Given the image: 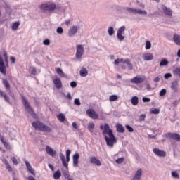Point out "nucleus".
<instances>
[{
	"label": "nucleus",
	"instance_id": "obj_1",
	"mask_svg": "<svg viewBox=\"0 0 180 180\" xmlns=\"http://www.w3.org/2000/svg\"><path fill=\"white\" fill-rule=\"evenodd\" d=\"M100 129L103 130L102 134L104 136L105 141L106 142V145L110 148H113V146L116 143H117V139L113 134V131L110 129L109 124H105L104 125L100 126ZM105 134H108L109 137Z\"/></svg>",
	"mask_w": 180,
	"mask_h": 180
},
{
	"label": "nucleus",
	"instance_id": "obj_21",
	"mask_svg": "<svg viewBox=\"0 0 180 180\" xmlns=\"http://www.w3.org/2000/svg\"><path fill=\"white\" fill-rule=\"evenodd\" d=\"M25 164L30 174H32V175L34 176V175H36V173L34 172V169H33V167H32L30 163L28 161L25 160Z\"/></svg>",
	"mask_w": 180,
	"mask_h": 180
},
{
	"label": "nucleus",
	"instance_id": "obj_19",
	"mask_svg": "<svg viewBox=\"0 0 180 180\" xmlns=\"http://www.w3.org/2000/svg\"><path fill=\"white\" fill-rule=\"evenodd\" d=\"M178 86H179V84H178V80H175L171 83L170 88L173 91V92H178Z\"/></svg>",
	"mask_w": 180,
	"mask_h": 180
},
{
	"label": "nucleus",
	"instance_id": "obj_60",
	"mask_svg": "<svg viewBox=\"0 0 180 180\" xmlns=\"http://www.w3.org/2000/svg\"><path fill=\"white\" fill-rule=\"evenodd\" d=\"M70 23H71V19H68L65 21V25H66V26H68Z\"/></svg>",
	"mask_w": 180,
	"mask_h": 180
},
{
	"label": "nucleus",
	"instance_id": "obj_15",
	"mask_svg": "<svg viewBox=\"0 0 180 180\" xmlns=\"http://www.w3.org/2000/svg\"><path fill=\"white\" fill-rule=\"evenodd\" d=\"M120 63H123V64H127L128 65V70H133V64L130 61V59L127 58L123 60V58L119 59Z\"/></svg>",
	"mask_w": 180,
	"mask_h": 180
},
{
	"label": "nucleus",
	"instance_id": "obj_35",
	"mask_svg": "<svg viewBox=\"0 0 180 180\" xmlns=\"http://www.w3.org/2000/svg\"><path fill=\"white\" fill-rule=\"evenodd\" d=\"M53 178L54 179H60V178H61V172H60V170L55 172L53 174Z\"/></svg>",
	"mask_w": 180,
	"mask_h": 180
},
{
	"label": "nucleus",
	"instance_id": "obj_39",
	"mask_svg": "<svg viewBox=\"0 0 180 180\" xmlns=\"http://www.w3.org/2000/svg\"><path fill=\"white\" fill-rule=\"evenodd\" d=\"M118 98L119 97H117V95H111V96H110L109 99H110V102H115V101H117Z\"/></svg>",
	"mask_w": 180,
	"mask_h": 180
},
{
	"label": "nucleus",
	"instance_id": "obj_9",
	"mask_svg": "<svg viewBox=\"0 0 180 180\" xmlns=\"http://www.w3.org/2000/svg\"><path fill=\"white\" fill-rule=\"evenodd\" d=\"M86 113L89 117H91V119L96 120L99 117V115H98V113L96 112L95 110L92 108H89L86 111Z\"/></svg>",
	"mask_w": 180,
	"mask_h": 180
},
{
	"label": "nucleus",
	"instance_id": "obj_28",
	"mask_svg": "<svg viewBox=\"0 0 180 180\" xmlns=\"http://www.w3.org/2000/svg\"><path fill=\"white\" fill-rule=\"evenodd\" d=\"M3 162L4 164H5L6 168L8 169V171L9 172H12L13 171L12 167H11V165H9V162H8V160L6 159H4L3 160Z\"/></svg>",
	"mask_w": 180,
	"mask_h": 180
},
{
	"label": "nucleus",
	"instance_id": "obj_42",
	"mask_svg": "<svg viewBox=\"0 0 180 180\" xmlns=\"http://www.w3.org/2000/svg\"><path fill=\"white\" fill-rule=\"evenodd\" d=\"M150 112L152 113V115H158L160 113V109L153 108V110H150Z\"/></svg>",
	"mask_w": 180,
	"mask_h": 180
},
{
	"label": "nucleus",
	"instance_id": "obj_53",
	"mask_svg": "<svg viewBox=\"0 0 180 180\" xmlns=\"http://www.w3.org/2000/svg\"><path fill=\"white\" fill-rule=\"evenodd\" d=\"M165 79H168L169 78H171L172 77V74L171 73H166L165 74Z\"/></svg>",
	"mask_w": 180,
	"mask_h": 180
},
{
	"label": "nucleus",
	"instance_id": "obj_36",
	"mask_svg": "<svg viewBox=\"0 0 180 180\" xmlns=\"http://www.w3.org/2000/svg\"><path fill=\"white\" fill-rule=\"evenodd\" d=\"M173 74L175 77H180V68H176L173 70Z\"/></svg>",
	"mask_w": 180,
	"mask_h": 180
},
{
	"label": "nucleus",
	"instance_id": "obj_11",
	"mask_svg": "<svg viewBox=\"0 0 180 180\" xmlns=\"http://www.w3.org/2000/svg\"><path fill=\"white\" fill-rule=\"evenodd\" d=\"M89 162L94 165H97V167H101V165H102L101 160L95 156L90 158Z\"/></svg>",
	"mask_w": 180,
	"mask_h": 180
},
{
	"label": "nucleus",
	"instance_id": "obj_56",
	"mask_svg": "<svg viewBox=\"0 0 180 180\" xmlns=\"http://www.w3.org/2000/svg\"><path fill=\"white\" fill-rule=\"evenodd\" d=\"M70 173L68 172H63V176L66 179L69 176H70Z\"/></svg>",
	"mask_w": 180,
	"mask_h": 180
},
{
	"label": "nucleus",
	"instance_id": "obj_41",
	"mask_svg": "<svg viewBox=\"0 0 180 180\" xmlns=\"http://www.w3.org/2000/svg\"><path fill=\"white\" fill-rule=\"evenodd\" d=\"M56 72L60 75V77H64V72L63 71V70H61V68H58L56 70Z\"/></svg>",
	"mask_w": 180,
	"mask_h": 180
},
{
	"label": "nucleus",
	"instance_id": "obj_37",
	"mask_svg": "<svg viewBox=\"0 0 180 180\" xmlns=\"http://www.w3.org/2000/svg\"><path fill=\"white\" fill-rule=\"evenodd\" d=\"M3 98L7 103L12 105V102H11L10 98L6 95V93L3 96Z\"/></svg>",
	"mask_w": 180,
	"mask_h": 180
},
{
	"label": "nucleus",
	"instance_id": "obj_20",
	"mask_svg": "<svg viewBox=\"0 0 180 180\" xmlns=\"http://www.w3.org/2000/svg\"><path fill=\"white\" fill-rule=\"evenodd\" d=\"M57 119L60 122V123H64L65 122L66 124H68V120L65 119V115L63 113H60L57 115Z\"/></svg>",
	"mask_w": 180,
	"mask_h": 180
},
{
	"label": "nucleus",
	"instance_id": "obj_22",
	"mask_svg": "<svg viewBox=\"0 0 180 180\" xmlns=\"http://www.w3.org/2000/svg\"><path fill=\"white\" fill-rule=\"evenodd\" d=\"M143 58L144 61H151L154 60V55H153V53H145L143 56Z\"/></svg>",
	"mask_w": 180,
	"mask_h": 180
},
{
	"label": "nucleus",
	"instance_id": "obj_17",
	"mask_svg": "<svg viewBox=\"0 0 180 180\" xmlns=\"http://www.w3.org/2000/svg\"><path fill=\"white\" fill-rule=\"evenodd\" d=\"M46 152L47 154H49V155H51V157H55L56 154H57V152H56V150H54L53 148H51V147L49 146H46Z\"/></svg>",
	"mask_w": 180,
	"mask_h": 180
},
{
	"label": "nucleus",
	"instance_id": "obj_63",
	"mask_svg": "<svg viewBox=\"0 0 180 180\" xmlns=\"http://www.w3.org/2000/svg\"><path fill=\"white\" fill-rule=\"evenodd\" d=\"M72 127L76 130L78 129V125L77 124V122H72Z\"/></svg>",
	"mask_w": 180,
	"mask_h": 180
},
{
	"label": "nucleus",
	"instance_id": "obj_38",
	"mask_svg": "<svg viewBox=\"0 0 180 180\" xmlns=\"http://www.w3.org/2000/svg\"><path fill=\"white\" fill-rule=\"evenodd\" d=\"M108 32L109 36H113V34H115V29L113 28V27H109Z\"/></svg>",
	"mask_w": 180,
	"mask_h": 180
},
{
	"label": "nucleus",
	"instance_id": "obj_45",
	"mask_svg": "<svg viewBox=\"0 0 180 180\" xmlns=\"http://www.w3.org/2000/svg\"><path fill=\"white\" fill-rule=\"evenodd\" d=\"M159 95L160 96H165L167 95V89H163L159 92Z\"/></svg>",
	"mask_w": 180,
	"mask_h": 180
},
{
	"label": "nucleus",
	"instance_id": "obj_12",
	"mask_svg": "<svg viewBox=\"0 0 180 180\" xmlns=\"http://www.w3.org/2000/svg\"><path fill=\"white\" fill-rule=\"evenodd\" d=\"M153 153L158 157H165V155H167V153H165V151L161 150H160L159 148H157L153 149Z\"/></svg>",
	"mask_w": 180,
	"mask_h": 180
},
{
	"label": "nucleus",
	"instance_id": "obj_44",
	"mask_svg": "<svg viewBox=\"0 0 180 180\" xmlns=\"http://www.w3.org/2000/svg\"><path fill=\"white\" fill-rule=\"evenodd\" d=\"M56 33H58V34H63V33H64V30L63 27H59L56 29Z\"/></svg>",
	"mask_w": 180,
	"mask_h": 180
},
{
	"label": "nucleus",
	"instance_id": "obj_2",
	"mask_svg": "<svg viewBox=\"0 0 180 180\" xmlns=\"http://www.w3.org/2000/svg\"><path fill=\"white\" fill-rule=\"evenodd\" d=\"M32 126L35 130H39V131H44L46 133H51L52 131L51 127L39 120L34 121L32 123Z\"/></svg>",
	"mask_w": 180,
	"mask_h": 180
},
{
	"label": "nucleus",
	"instance_id": "obj_5",
	"mask_svg": "<svg viewBox=\"0 0 180 180\" xmlns=\"http://www.w3.org/2000/svg\"><path fill=\"white\" fill-rule=\"evenodd\" d=\"M76 49L77 50H76L75 57L77 60H81V58H82V56H84V46L81 44H78L76 46Z\"/></svg>",
	"mask_w": 180,
	"mask_h": 180
},
{
	"label": "nucleus",
	"instance_id": "obj_4",
	"mask_svg": "<svg viewBox=\"0 0 180 180\" xmlns=\"http://www.w3.org/2000/svg\"><path fill=\"white\" fill-rule=\"evenodd\" d=\"M123 9L124 12H127L128 13H134V15H147V11L143 10H138L130 7H125Z\"/></svg>",
	"mask_w": 180,
	"mask_h": 180
},
{
	"label": "nucleus",
	"instance_id": "obj_8",
	"mask_svg": "<svg viewBox=\"0 0 180 180\" xmlns=\"http://www.w3.org/2000/svg\"><path fill=\"white\" fill-rule=\"evenodd\" d=\"M161 8L163 13H165L166 16H169V18H172L173 11L169 7H167V6H165V4H162Z\"/></svg>",
	"mask_w": 180,
	"mask_h": 180
},
{
	"label": "nucleus",
	"instance_id": "obj_57",
	"mask_svg": "<svg viewBox=\"0 0 180 180\" xmlns=\"http://www.w3.org/2000/svg\"><path fill=\"white\" fill-rule=\"evenodd\" d=\"M143 102H150L151 99L150 98L147 97H143L142 98Z\"/></svg>",
	"mask_w": 180,
	"mask_h": 180
},
{
	"label": "nucleus",
	"instance_id": "obj_26",
	"mask_svg": "<svg viewBox=\"0 0 180 180\" xmlns=\"http://www.w3.org/2000/svg\"><path fill=\"white\" fill-rule=\"evenodd\" d=\"M115 127L118 133H124L125 131L124 127H123L122 124H117Z\"/></svg>",
	"mask_w": 180,
	"mask_h": 180
},
{
	"label": "nucleus",
	"instance_id": "obj_62",
	"mask_svg": "<svg viewBox=\"0 0 180 180\" xmlns=\"http://www.w3.org/2000/svg\"><path fill=\"white\" fill-rule=\"evenodd\" d=\"M139 8H141L142 9H144L146 8V6L143 3H139Z\"/></svg>",
	"mask_w": 180,
	"mask_h": 180
},
{
	"label": "nucleus",
	"instance_id": "obj_7",
	"mask_svg": "<svg viewBox=\"0 0 180 180\" xmlns=\"http://www.w3.org/2000/svg\"><path fill=\"white\" fill-rule=\"evenodd\" d=\"M124 30H126V27L125 26H122L120 27L117 32V39L120 41H123L124 40Z\"/></svg>",
	"mask_w": 180,
	"mask_h": 180
},
{
	"label": "nucleus",
	"instance_id": "obj_51",
	"mask_svg": "<svg viewBox=\"0 0 180 180\" xmlns=\"http://www.w3.org/2000/svg\"><path fill=\"white\" fill-rule=\"evenodd\" d=\"M146 120V114H141L139 116V120L140 122H144V120Z\"/></svg>",
	"mask_w": 180,
	"mask_h": 180
},
{
	"label": "nucleus",
	"instance_id": "obj_27",
	"mask_svg": "<svg viewBox=\"0 0 180 180\" xmlns=\"http://www.w3.org/2000/svg\"><path fill=\"white\" fill-rule=\"evenodd\" d=\"M2 84L6 88V91L11 89V84H9V82H8V79L3 78Z\"/></svg>",
	"mask_w": 180,
	"mask_h": 180
},
{
	"label": "nucleus",
	"instance_id": "obj_13",
	"mask_svg": "<svg viewBox=\"0 0 180 180\" xmlns=\"http://www.w3.org/2000/svg\"><path fill=\"white\" fill-rule=\"evenodd\" d=\"M77 32L78 27H77V25H74L69 30L68 36H70V37H72V36H75V34H77Z\"/></svg>",
	"mask_w": 180,
	"mask_h": 180
},
{
	"label": "nucleus",
	"instance_id": "obj_49",
	"mask_svg": "<svg viewBox=\"0 0 180 180\" xmlns=\"http://www.w3.org/2000/svg\"><path fill=\"white\" fill-rule=\"evenodd\" d=\"M75 105H77V106L81 105V101H79V98H75L74 101Z\"/></svg>",
	"mask_w": 180,
	"mask_h": 180
},
{
	"label": "nucleus",
	"instance_id": "obj_40",
	"mask_svg": "<svg viewBox=\"0 0 180 180\" xmlns=\"http://www.w3.org/2000/svg\"><path fill=\"white\" fill-rule=\"evenodd\" d=\"M70 155H71V150H66V162H70Z\"/></svg>",
	"mask_w": 180,
	"mask_h": 180
},
{
	"label": "nucleus",
	"instance_id": "obj_52",
	"mask_svg": "<svg viewBox=\"0 0 180 180\" xmlns=\"http://www.w3.org/2000/svg\"><path fill=\"white\" fill-rule=\"evenodd\" d=\"M65 98H67V99H68L69 101H71L72 99V96L71 95L70 92H68L67 96H65Z\"/></svg>",
	"mask_w": 180,
	"mask_h": 180
},
{
	"label": "nucleus",
	"instance_id": "obj_48",
	"mask_svg": "<svg viewBox=\"0 0 180 180\" xmlns=\"http://www.w3.org/2000/svg\"><path fill=\"white\" fill-rule=\"evenodd\" d=\"M11 161L14 165H18V164H19L18 159H16L15 157L11 158Z\"/></svg>",
	"mask_w": 180,
	"mask_h": 180
},
{
	"label": "nucleus",
	"instance_id": "obj_18",
	"mask_svg": "<svg viewBox=\"0 0 180 180\" xmlns=\"http://www.w3.org/2000/svg\"><path fill=\"white\" fill-rule=\"evenodd\" d=\"M53 84H54L56 88H57V89H60L63 88V83L61 82V79H60V78L54 79Z\"/></svg>",
	"mask_w": 180,
	"mask_h": 180
},
{
	"label": "nucleus",
	"instance_id": "obj_59",
	"mask_svg": "<svg viewBox=\"0 0 180 180\" xmlns=\"http://www.w3.org/2000/svg\"><path fill=\"white\" fill-rule=\"evenodd\" d=\"M70 86H71V88H77V83H76V82H72L70 83Z\"/></svg>",
	"mask_w": 180,
	"mask_h": 180
},
{
	"label": "nucleus",
	"instance_id": "obj_58",
	"mask_svg": "<svg viewBox=\"0 0 180 180\" xmlns=\"http://www.w3.org/2000/svg\"><path fill=\"white\" fill-rule=\"evenodd\" d=\"M43 43L45 46H49L50 45V39H45V40H44Z\"/></svg>",
	"mask_w": 180,
	"mask_h": 180
},
{
	"label": "nucleus",
	"instance_id": "obj_46",
	"mask_svg": "<svg viewBox=\"0 0 180 180\" xmlns=\"http://www.w3.org/2000/svg\"><path fill=\"white\" fill-rule=\"evenodd\" d=\"M145 48L146 50H150V49H151V42H150V41L146 42Z\"/></svg>",
	"mask_w": 180,
	"mask_h": 180
},
{
	"label": "nucleus",
	"instance_id": "obj_34",
	"mask_svg": "<svg viewBox=\"0 0 180 180\" xmlns=\"http://www.w3.org/2000/svg\"><path fill=\"white\" fill-rule=\"evenodd\" d=\"M80 77H86L88 75V70L83 68L79 71Z\"/></svg>",
	"mask_w": 180,
	"mask_h": 180
},
{
	"label": "nucleus",
	"instance_id": "obj_33",
	"mask_svg": "<svg viewBox=\"0 0 180 180\" xmlns=\"http://www.w3.org/2000/svg\"><path fill=\"white\" fill-rule=\"evenodd\" d=\"M169 63L168 60L163 58L160 63V67H165L166 65H168Z\"/></svg>",
	"mask_w": 180,
	"mask_h": 180
},
{
	"label": "nucleus",
	"instance_id": "obj_6",
	"mask_svg": "<svg viewBox=\"0 0 180 180\" xmlns=\"http://www.w3.org/2000/svg\"><path fill=\"white\" fill-rule=\"evenodd\" d=\"M21 100L23 106L25 108L28 113H31V112H33V109L32 108V106H30V103H29L27 99H26V97H25V96L21 95Z\"/></svg>",
	"mask_w": 180,
	"mask_h": 180
},
{
	"label": "nucleus",
	"instance_id": "obj_16",
	"mask_svg": "<svg viewBox=\"0 0 180 180\" xmlns=\"http://www.w3.org/2000/svg\"><path fill=\"white\" fill-rule=\"evenodd\" d=\"M87 129L89 131H90L92 134H94V136H96V131H94V129H95V123L93 122H89V124L87 125Z\"/></svg>",
	"mask_w": 180,
	"mask_h": 180
},
{
	"label": "nucleus",
	"instance_id": "obj_3",
	"mask_svg": "<svg viewBox=\"0 0 180 180\" xmlns=\"http://www.w3.org/2000/svg\"><path fill=\"white\" fill-rule=\"evenodd\" d=\"M56 8H57V5H56L53 2H47L42 4L40 6V9L41 11H48V12H53V11H56Z\"/></svg>",
	"mask_w": 180,
	"mask_h": 180
},
{
	"label": "nucleus",
	"instance_id": "obj_54",
	"mask_svg": "<svg viewBox=\"0 0 180 180\" xmlns=\"http://www.w3.org/2000/svg\"><path fill=\"white\" fill-rule=\"evenodd\" d=\"M179 101L180 99L179 100H175L174 101L172 102V105L173 106H174L176 108V106H178L179 103Z\"/></svg>",
	"mask_w": 180,
	"mask_h": 180
},
{
	"label": "nucleus",
	"instance_id": "obj_10",
	"mask_svg": "<svg viewBox=\"0 0 180 180\" xmlns=\"http://www.w3.org/2000/svg\"><path fill=\"white\" fill-rule=\"evenodd\" d=\"M167 139H172V140H176V141H180V135L176 133H167L165 134Z\"/></svg>",
	"mask_w": 180,
	"mask_h": 180
},
{
	"label": "nucleus",
	"instance_id": "obj_55",
	"mask_svg": "<svg viewBox=\"0 0 180 180\" xmlns=\"http://www.w3.org/2000/svg\"><path fill=\"white\" fill-rule=\"evenodd\" d=\"M70 173L68 172H63V176L66 179L69 176H70Z\"/></svg>",
	"mask_w": 180,
	"mask_h": 180
},
{
	"label": "nucleus",
	"instance_id": "obj_29",
	"mask_svg": "<svg viewBox=\"0 0 180 180\" xmlns=\"http://www.w3.org/2000/svg\"><path fill=\"white\" fill-rule=\"evenodd\" d=\"M1 141L2 144L4 146L5 148H6L7 150H11V144H9V143L6 142V141H5V139H4V138L1 139Z\"/></svg>",
	"mask_w": 180,
	"mask_h": 180
},
{
	"label": "nucleus",
	"instance_id": "obj_14",
	"mask_svg": "<svg viewBox=\"0 0 180 180\" xmlns=\"http://www.w3.org/2000/svg\"><path fill=\"white\" fill-rule=\"evenodd\" d=\"M8 67L9 66H6L5 62H0V72L4 75V77L6 75V68H8Z\"/></svg>",
	"mask_w": 180,
	"mask_h": 180
},
{
	"label": "nucleus",
	"instance_id": "obj_30",
	"mask_svg": "<svg viewBox=\"0 0 180 180\" xmlns=\"http://www.w3.org/2000/svg\"><path fill=\"white\" fill-rule=\"evenodd\" d=\"M131 102L134 106H137V105H139V97H137L136 96H133Z\"/></svg>",
	"mask_w": 180,
	"mask_h": 180
},
{
	"label": "nucleus",
	"instance_id": "obj_23",
	"mask_svg": "<svg viewBox=\"0 0 180 180\" xmlns=\"http://www.w3.org/2000/svg\"><path fill=\"white\" fill-rule=\"evenodd\" d=\"M79 160V153H76L73 155V167H78Z\"/></svg>",
	"mask_w": 180,
	"mask_h": 180
},
{
	"label": "nucleus",
	"instance_id": "obj_43",
	"mask_svg": "<svg viewBox=\"0 0 180 180\" xmlns=\"http://www.w3.org/2000/svg\"><path fill=\"white\" fill-rule=\"evenodd\" d=\"M172 178H176V179H179V174L178 172L174 171L172 172Z\"/></svg>",
	"mask_w": 180,
	"mask_h": 180
},
{
	"label": "nucleus",
	"instance_id": "obj_25",
	"mask_svg": "<svg viewBox=\"0 0 180 180\" xmlns=\"http://www.w3.org/2000/svg\"><path fill=\"white\" fill-rule=\"evenodd\" d=\"M60 158L62 161V164H63V167H65L66 168V169H68V163H67V162L65 161V156L64 155V154L60 153Z\"/></svg>",
	"mask_w": 180,
	"mask_h": 180
},
{
	"label": "nucleus",
	"instance_id": "obj_24",
	"mask_svg": "<svg viewBox=\"0 0 180 180\" xmlns=\"http://www.w3.org/2000/svg\"><path fill=\"white\" fill-rule=\"evenodd\" d=\"M143 81L144 79L142 77H135L131 79V82H132V84H141Z\"/></svg>",
	"mask_w": 180,
	"mask_h": 180
},
{
	"label": "nucleus",
	"instance_id": "obj_31",
	"mask_svg": "<svg viewBox=\"0 0 180 180\" xmlns=\"http://www.w3.org/2000/svg\"><path fill=\"white\" fill-rule=\"evenodd\" d=\"M173 40L176 44H180V36L179 34H174Z\"/></svg>",
	"mask_w": 180,
	"mask_h": 180
},
{
	"label": "nucleus",
	"instance_id": "obj_32",
	"mask_svg": "<svg viewBox=\"0 0 180 180\" xmlns=\"http://www.w3.org/2000/svg\"><path fill=\"white\" fill-rule=\"evenodd\" d=\"M19 26H20V22L16 21L13 23L11 29L12 30H16L17 29L19 28Z\"/></svg>",
	"mask_w": 180,
	"mask_h": 180
},
{
	"label": "nucleus",
	"instance_id": "obj_50",
	"mask_svg": "<svg viewBox=\"0 0 180 180\" xmlns=\"http://www.w3.org/2000/svg\"><path fill=\"white\" fill-rule=\"evenodd\" d=\"M124 161V158L122 157L116 160L117 164H122Z\"/></svg>",
	"mask_w": 180,
	"mask_h": 180
},
{
	"label": "nucleus",
	"instance_id": "obj_61",
	"mask_svg": "<svg viewBox=\"0 0 180 180\" xmlns=\"http://www.w3.org/2000/svg\"><path fill=\"white\" fill-rule=\"evenodd\" d=\"M36 68H32V70H31V74H32V75H36Z\"/></svg>",
	"mask_w": 180,
	"mask_h": 180
},
{
	"label": "nucleus",
	"instance_id": "obj_47",
	"mask_svg": "<svg viewBox=\"0 0 180 180\" xmlns=\"http://www.w3.org/2000/svg\"><path fill=\"white\" fill-rule=\"evenodd\" d=\"M125 127L128 131H129V133H133V131H134V129H133V127L129 124L126 125Z\"/></svg>",
	"mask_w": 180,
	"mask_h": 180
},
{
	"label": "nucleus",
	"instance_id": "obj_64",
	"mask_svg": "<svg viewBox=\"0 0 180 180\" xmlns=\"http://www.w3.org/2000/svg\"><path fill=\"white\" fill-rule=\"evenodd\" d=\"M48 167L50 168V169H51L52 171H54V166H53V165H51V163H49Z\"/></svg>",
	"mask_w": 180,
	"mask_h": 180
}]
</instances>
